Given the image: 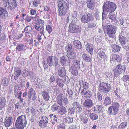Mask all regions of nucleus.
Listing matches in <instances>:
<instances>
[{"label":"nucleus","instance_id":"f257e3e1","mask_svg":"<svg viewBox=\"0 0 129 129\" xmlns=\"http://www.w3.org/2000/svg\"><path fill=\"white\" fill-rule=\"evenodd\" d=\"M116 7V4L110 1L105 2L103 7L102 19L104 20L106 19L108 13L114 12Z\"/></svg>","mask_w":129,"mask_h":129},{"label":"nucleus","instance_id":"f03ea898","mask_svg":"<svg viewBox=\"0 0 129 129\" xmlns=\"http://www.w3.org/2000/svg\"><path fill=\"white\" fill-rule=\"evenodd\" d=\"M57 3L59 16L65 15L69 8V5L64 0H58Z\"/></svg>","mask_w":129,"mask_h":129},{"label":"nucleus","instance_id":"7ed1b4c3","mask_svg":"<svg viewBox=\"0 0 129 129\" xmlns=\"http://www.w3.org/2000/svg\"><path fill=\"white\" fill-rule=\"evenodd\" d=\"M2 3L3 6L8 10H15L17 6V3L15 0H3Z\"/></svg>","mask_w":129,"mask_h":129},{"label":"nucleus","instance_id":"20e7f679","mask_svg":"<svg viewBox=\"0 0 129 129\" xmlns=\"http://www.w3.org/2000/svg\"><path fill=\"white\" fill-rule=\"evenodd\" d=\"M26 117L24 115H21L18 117L16 121L15 125L17 128H24L27 124Z\"/></svg>","mask_w":129,"mask_h":129},{"label":"nucleus","instance_id":"39448f33","mask_svg":"<svg viewBox=\"0 0 129 129\" xmlns=\"http://www.w3.org/2000/svg\"><path fill=\"white\" fill-rule=\"evenodd\" d=\"M104 28L107 29V34L109 37L111 38L110 40L109 39V41H110L111 42H113V38L115 37V33L116 31V28L114 26L107 25L105 26Z\"/></svg>","mask_w":129,"mask_h":129},{"label":"nucleus","instance_id":"423d86ee","mask_svg":"<svg viewBox=\"0 0 129 129\" xmlns=\"http://www.w3.org/2000/svg\"><path fill=\"white\" fill-rule=\"evenodd\" d=\"M119 106L120 105L118 103L113 102L112 106L108 108V113L113 115H116L118 112Z\"/></svg>","mask_w":129,"mask_h":129},{"label":"nucleus","instance_id":"0eeeda50","mask_svg":"<svg viewBox=\"0 0 129 129\" xmlns=\"http://www.w3.org/2000/svg\"><path fill=\"white\" fill-rule=\"evenodd\" d=\"M125 35V32H121V33L120 34L119 36L118 39L119 42L121 45L124 49H126L128 47L127 40L126 37L123 36Z\"/></svg>","mask_w":129,"mask_h":129},{"label":"nucleus","instance_id":"6e6552de","mask_svg":"<svg viewBox=\"0 0 129 129\" xmlns=\"http://www.w3.org/2000/svg\"><path fill=\"white\" fill-rule=\"evenodd\" d=\"M126 69L125 66L124 65L119 64L114 67L113 71L115 76H118L119 75L124 72Z\"/></svg>","mask_w":129,"mask_h":129},{"label":"nucleus","instance_id":"1a4fd4ad","mask_svg":"<svg viewBox=\"0 0 129 129\" xmlns=\"http://www.w3.org/2000/svg\"><path fill=\"white\" fill-rule=\"evenodd\" d=\"M58 62V58L55 56H50L48 57L47 59V64L50 66H56Z\"/></svg>","mask_w":129,"mask_h":129},{"label":"nucleus","instance_id":"9d476101","mask_svg":"<svg viewBox=\"0 0 129 129\" xmlns=\"http://www.w3.org/2000/svg\"><path fill=\"white\" fill-rule=\"evenodd\" d=\"M111 86L107 83L102 82L99 85V90L101 92L107 93L110 90Z\"/></svg>","mask_w":129,"mask_h":129},{"label":"nucleus","instance_id":"9b49d317","mask_svg":"<svg viewBox=\"0 0 129 129\" xmlns=\"http://www.w3.org/2000/svg\"><path fill=\"white\" fill-rule=\"evenodd\" d=\"M56 101L60 106H65L68 102L67 98H64L62 94H60L57 95Z\"/></svg>","mask_w":129,"mask_h":129},{"label":"nucleus","instance_id":"f8f14e48","mask_svg":"<svg viewBox=\"0 0 129 129\" xmlns=\"http://www.w3.org/2000/svg\"><path fill=\"white\" fill-rule=\"evenodd\" d=\"M69 29L70 33L78 34L81 32V28L79 26L71 23L70 24Z\"/></svg>","mask_w":129,"mask_h":129},{"label":"nucleus","instance_id":"ddd939ff","mask_svg":"<svg viewBox=\"0 0 129 129\" xmlns=\"http://www.w3.org/2000/svg\"><path fill=\"white\" fill-rule=\"evenodd\" d=\"M7 10L4 7H0V18L5 19L8 16V13Z\"/></svg>","mask_w":129,"mask_h":129},{"label":"nucleus","instance_id":"4468645a","mask_svg":"<svg viewBox=\"0 0 129 129\" xmlns=\"http://www.w3.org/2000/svg\"><path fill=\"white\" fill-rule=\"evenodd\" d=\"M28 98L30 100L32 97V100H34L36 97L35 91L32 88H30L27 92Z\"/></svg>","mask_w":129,"mask_h":129},{"label":"nucleus","instance_id":"2eb2a0df","mask_svg":"<svg viewBox=\"0 0 129 129\" xmlns=\"http://www.w3.org/2000/svg\"><path fill=\"white\" fill-rule=\"evenodd\" d=\"M13 121L12 117L11 116L7 117L5 118L4 122L5 125L6 127L10 126L12 124Z\"/></svg>","mask_w":129,"mask_h":129},{"label":"nucleus","instance_id":"dca6fc26","mask_svg":"<svg viewBox=\"0 0 129 129\" xmlns=\"http://www.w3.org/2000/svg\"><path fill=\"white\" fill-rule=\"evenodd\" d=\"M14 78L17 80L21 74V71L20 69L18 67L14 68Z\"/></svg>","mask_w":129,"mask_h":129},{"label":"nucleus","instance_id":"f3484780","mask_svg":"<svg viewBox=\"0 0 129 129\" xmlns=\"http://www.w3.org/2000/svg\"><path fill=\"white\" fill-rule=\"evenodd\" d=\"M93 105V103L90 99L85 100L84 102L83 105L84 107L89 108H91Z\"/></svg>","mask_w":129,"mask_h":129},{"label":"nucleus","instance_id":"a211bd4d","mask_svg":"<svg viewBox=\"0 0 129 129\" xmlns=\"http://www.w3.org/2000/svg\"><path fill=\"white\" fill-rule=\"evenodd\" d=\"M60 61L61 63L63 65L67 66L69 63V58L66 56H63L61 57Z\"/></svg>","mask_w":129,"mask_h":129},{"label":"nucleus","instance_id":"6ab92c4d","mask_svg":"<svg viewBox=\"0 0 129 129\" xmlns=\"http://www.w3.org/2000/svg\"><path fill=\"white\" fill-rule=\"evenodd\" d=\"M94 46V44L88 43L86 45V50L91 55H92L93 54V51Z\"/></svg>","mask_w":129,"mask_h":129},{"label":"nucleus","instance_id":"aec40b11","mask_svg":"<svg viewBox=\"0 0 129 129\" xmlns=\"http://www.w3.org/2000/svg\"><path fill=\"white\" fill-rule=\"evenodd\" d=\"M77 68L73 66H71L70 67V71L74 76H76L78 74V71Z\"/></svg>","mask_w":129,"mask_h":129},{"label":"nucleus","instance_id":"412c9836","mask_svg":"<svg viewBox=\"0 0 129 129\" xmlns=\"http://www.w3.org/2000/svg\"><path fill=\"white\" fill-rule=\"evenodd\" d=\"M67 56L68 58L72 59L75 58L76 57V54L75 52L72 51L67 50Z\"/></svg>","mask_w":129,"mask_h":129},{"label":"nucleus","instance_id":"4be33fe9","mask_svg":"<svg viewBox=\"0 0 129 129\" xmlns=\"http://www.w3.org/2000/svg\"><path fill=\"white\" fill-rule=\"evenodd\" d=\"M58 74L60 77H63L65 76L66 72L65 68L63 67H61L59 68L58 71Z\"/></svg>","mask_w":129,"mask_h":129},{"label":"nucleus","instance_id":"5701e85b","mask_svg":"<svg viewBox=\"0 0 129 129\" xmlns=\"http://www.w3.org/2000/svg\"><path fill=\"white\" fill-rule=\"evenodd\" d=\"M74 66L76 68L80 69L81 67H82L83 66V63L80 62V61L77 60L75 59L73 61Z\"/></svg>","mask_w":129,"mask_h":129},{"label":"nucleus","instance_id":"b1692460","mask_svg":"<svg viewBox=\"0 0 129 129\" xmlns=\"http://www.w3.org/2000/svg\"><path fill=\"white\" fill-rule=\"evenodd\" d=\"M82 95H84V96L87 98H89L92 95L91 92L89 90L86 91L85 90H83L81 92Z\"/></svg>","mask_w":129,"mask_h":129},{"label":"nucleus","instance_id":"393cba45","mask_svg":"<svg viewBox=\"0 0 129 129\" xmlns=\"http://www.w3.org/2000/svg\"><path fill=\"white\" fill-rule=\"evenodd\" d=\"M79 84L80 86L79 89H81V88H83L85 90L88 87V84L86 82H84L83 81L80 80L79 81Z\"/></svg>","mask_w":129,"mask_h":129},{"label":"nucleus","instance_id":"a878e982","mask_svg":"<svg viewBox=\"0 0 129 129\" xmlns=\"http://www.w3.org/2000/svg\"><path fill=\"white\" fill-rule=\"evenodd\" d=\"M119 56L115 54H112L110 57V62L112 63V61L116 62L119 60Z\"/></svg>","mask_w":129,"mask_h":129},{"label":"nucleus","instance_id":"bb28decb","mask_svg":"<svg viewBox=\"0 0 129 129\" xmlns=\"http://www.w3.org/2000/svg\"><path fill=\"white\" fill-rule=\"evenodd\" d=\"M34 26L35 29L38 31L41 34H43L44 30V26L34 25Z\"/></svg>","mask_w":129,"mask_h":129},{"label":"nucleus","instance_id":"cd10ccee","mask_svg":"<svg viewBox=\"0 0 129 129\" xmlns=\"http://www.w3.org/2000/svg\"><path fill=\"white\" fill-rule=\"evenodd\" d=\"M57 85L60 87H62L64 86L65 82L63 79H60L59 78H57L56 79Z\"/></svg>","mask_w":129,"mask_h":129},{"label":"nucleus","instance_id":"c85d7f7f","mask_svg":"<svg viewBox=\"0 0 129 129\" xmlns=\"http://www.w3.org/2000/svg\"><path fill=\"white\" fill-rule=\"evenodd\" d=\"M74 46L78 49H80L82 47V45L80 42L78 40H75L73 42Z\"/></svg>","mask_w":129,"mask_h":129},{"label":"nucleus","instance_id":"c756f323","mask_svg":"<svg viewBox=\"0 0 129 129\" xmlns=\"http://www.w3.org/2000/svg\"><path fill=\"white\" fill-rule=\"evenodd\" d=\"M48 118L47 117L43 116L39 122V123L41 124L46 125L48 123Z\"/></svg>","mask_w":129,"mask_h":129},{"label":"nucleus","instance_id":"7c9ffc66","mask_svg":"<svg viewBox=\"0 0 129 129\" xmlns=\"http://www.w3.org/2000/svg\"><path fill=\"white\" fill-rule=\"evenodd\" d=\"M105 50L103 49H99L98 51L99 56L101 58H104L106 57Z\"/></svg>","mask_w":129,"mask_h":129},{"label":"nucleus","instance_id":"2f4dec72","mask_svg":"<svg viewBox=\"0 0 129 129\" xmlns=\"http://www.w3.org/2000/svg\"><path fill=\"white\" fill-rule=\"evenodd\" d=\"M6 100L3 97L0 98V110H2L5 106Z\"/></svg>","mask_w":129,"mask_h":129},{"label":"nucleus","instance_id":"473e14b6","mask_svg":"<svg viewBox=\"0 0 129 129\" xmlns=\"http://www.w3.org/2000/svg\"><path fill=\"white\" fill-rule=\"evenodd\" d=\"M87 6L88 8L92 9L93 8L94 5L93 0H87Z\"/></svg>","mask_w":129,"mask_h":129},{"label":"nucleus","instance_id":"72a5a7b5","mask_svg":"<svg viewBox=\"0 0 129 129\" xmlns=\"http://www.w3.org/2000/svg\"><path fill=\"white\" fill-rule=\"evenodd\" d=\"M44 99L46 101L49 100L50 96L48 92L45 91H43L42 93Z\"/></svg>","mask_w":129,"mask_h":129},{"label":"nucleus","instance_id":"f704fd0d","mask_svg":"<svg viewBox=\"0 0 129 129\" xmlns=\"http://www.w3.org/2000/svg\"><path fill=\"white\" fill-rule=\"evenodd\" d=\"M32 73L31 71H27L26 69H25L22 71V76L24 77H26L28 74L31 77V74Z\"/></svg>","mask_w":129,"mask_h":129},{"label":"nucleus","instance_id":"c9c22d12","mask_svg":"<svg viewBox=\"0 0 129 129\" xmlns=\"http://www.w3.org/2000/svg\"><path fill=\"white\" fill-rule=\"evenodd\" d=\"M24 45L21 44H18L16 46V49L18 51H20L23 50L25 48Z\"/></svg>","mask_w":129,"mask_h":129},{"label":"nucleus","instance_id":"e433bc0d","mask_svg":"<svg viewBox=\"0 0 129 129\" xmlns=\"http://www.w3.org/2000/svg\"><path fill=\"white\" fill-rule=\"evenodd\" d=\"M120 48L118 45L116 44L113 45L112 46V51L114 52H118L120 51Z\"/></svg>","mask_w":129,"mask_h":129},{"label":"nucleus","instance_id":"4c0bfd02","mask_svg":"<svg viewBox=\"0 0 129 129\" xmlns=\"http://www.w3.org/2000/svg\"><path fill=\"white\" fill-rule=\"evenodd\" d=\"M63 106H62V107L61 108H59L58 109L59 113L61 115H63L65 114L67 112L66 108L64 107H63Z\"/></svg>","mask_w":129,"mask_h":129},{"label":"nucleus","instance_id":"58836bf2","mask_svg":"<svg viewBox=\"0 0 129 129\" xmlns=\"http://www.w3.org/2000/svg\"><path fill=\"white\" fill-rule=\"evenodd\" d=\"M81 20L82 22L83 23H88L87 15H82L81 16Z\"/></svg>","mask_w":129,"mask_h":129},{"label":"nucleus","instance_id":"ea45409f","mask_svg":"<svg viewBox=\"0 0 129 129\" xmlns=\"http://www.w3.org/2000/svg\"><path fill=\"white\" fill-rule=\"evenodd\" d=\"M112 101L110 98L108 96L106 97L104 101V104L106 105H109L111 104Z\"/></svg>","mask_w":129,"mask_h":129},{"label":"nucleus","instance_id":"a19ab883","mask_svg":"<svg viewBox=\"0 0 129 129\" xmlns=\"http://www.w3.org/2000/svg\"><path fill=\"white\" fill-rule=\"evenodd\" d=\"M86 15L88 22L90 21H92L94 20V16L91 13H88L86 14Z\"/></svg>","mask_w":129,"mask_h":129},{"label":"nucleus","instance_id":"79ce46f5","mask_svg":"<svg viewBox=\"0 0 129 129\" xmlns=\"http://www.w3.org/2000/svg\"><path fill=\"white\" fill-rule=\"evenodd\" d=\"M9 83V80L6 78L3 79L2 82V84L4 86H7L8 85Z\"/></svg>","mask_w":129,"mask_h":129},{"label":"nucleus","instance_id":"37998d69","mask_svg":"<svg viewBox=\"0 0 129 129\" xmlns=\"http://www.w3.org/2000/svg\"><path fill=\"white\" fill-rule=\"evenodd\" d=\"M83 58L87 61H89L91 60V58L88 55L84 54L82 55Z\"/></svg>","mask_w":129,"mask_h":129},{"label":"nucleus","instance_id":"c03bdc74","mask_svg":"<svg viewBox=\"0 0 129 129\" xmlns=\"http://www.w3.org/2000/svg\"><path fill=\"white\" fill-rule=\"evenodd\" d=\"M127 125L126 122L122 123L118 126V129H124Z\"/></svg>","mask_w":129,"mask_h":129},{"label":"nucleus","instance_id":"a18cd8bd","mask_svg":"<svg viewBox=\"0 0 129 129\" xmlns=\"http://www.w3.org/2000/svg\"><path fill=\"white\" fill-rule=\"evenodd\" d=\"M111 13H109L108 15V17L111 20L115 21L116 20V16L115 14H113Z\"/></svg>","mask_w":129,"mask_h":129},{"label":"nucleus","instance_id":"49530a36","mask_svg":"<svg viewBox=\"0 0 129 129\" xmlns=\"http://www.w3.org/2000/svg\"><path fill=\"white\" fill-rule=\"evenodd\" d=\"M90 118L92 120H95L97 119L98 118V116L94 113H92L90 115Z\"/></svg>","mask_w":129,"mask_h":129},{"label":"nucleus","instance_id":"de8ad7c7","mask_svg":"<svg viewBox=\"0 0 129 129\" xmlns=\"http://www.w3.org/2000/svg\"><path fill=\"white\" fill-rule=\"evenodd\" d=\"M51 122L53 125H56L57 123V120L56 116L54 115L53 117H52Z\"/></svg>","mask_w":129,"mask_h":129},{"label":"nucleus","instance_id":"09e8293b","mask_svg":"<svg viewBox=\"0 0 129 129\" xmlns=\"http://www.w3.org/2000/svg\"><path fill=\"white\" fill-rule=\"evenodd\" d=\"M64 120L66 123H72L73 121V119L72 118L68 117H66Z\"/></svg>","mask_w":129,"mask_h":129},{"label":"nucleus","instance_id":"8fccbe9b","mask_svg":"<svg viewBox=\"0 0 129 129\" xmlns=\"http://www.w3.org/2000/svg\"><path fill=\"white\" fill-rule=\"evenodd\" d=\"M59 107V106L57 104H55L52 106L51 110L53 112L57 110H58V109H59L58 107Z\"/></svg>","mask_w":129,"mask_h":129},{"label":"nucleus","instance_id":"3c124183","mask_svg":"<svg viewBox=\"0 0 129 129\" xmlns=\"http://www.w3.org/2000/svg\"><path fill=\"white\" fill-rule=\"evenodd\" d=\"M96 105V106L97 109H98L99 111H101L102 109L101 104L100 101H96L95 103Z\"/></svg>","mask_w":129,"mask_h":129},{"label":"nucleus","instance_id":"603ef678","mask_svg":"<svg viewBox=\"0 0 129 129\" xmlns=\"http://www.w3.org/2000/svg\"><path fill=\"white\" fill-rule=\"evenodd\" d=\"M30 110V113L33 116H34L36 114V112L35 110L32 107L28 108L27 109V111Z\"/></svg>","mask_w":129,"mask_h":129},{"label":"nucleus","instance_id":"864d4df0","mask_svg":"<svg viewBox=\"0 0 129 129\" xmlns=\"http://www.w3.org/2000/svg\"><path fill=\"white\" fill-rule=\"evenodd\" d=\"M37 84L38 85L39 88L40 87L42 88L44 84L43 82V81L41 80L40 79L38 80Z\"/></svg>","mask_w":129,"mask_h":129},{"label":"nucleus","instance_id":"5fc2aeb1","mask_svg":"<svg viewBox=\"0 0 129 129\" xmlns=\"http://www.w3.org/2000/svg\"><path fill=\"white\" fill-rule=\"evenodd\" d=\"M32 28L31 27L29 26H26L24 29V31L25 33H27L31 30Z\"/></svg>","mask_w":129,"mask_h":129},{"label":"nucleus","instance_id":"6e6d98bb","mask_svg":"<svg viewBox=\"0 0 129 129\" xmlns=\"http://www.w3.org/2000/svg\"><path fill=\"white\" fill-rule=\"evenodd\" d=\"M115 95L117 97V98L119 100L121 99L122 98L121 96V95H120V93L119 92V91L118 92L117 91H114Z\"/></svg>","mask_w":129,"mask_h":129},{"label":"nucleus","instance_id":"4d7b16f0","mask_svg":"<svg viewBox=\"0 0 129 129\" xmlns=\"http://www.w3.org/2000/svg\"><path fill=\"white\" fill-rule=\"evenodd\" d=\"M75 112V109L73 107L72 108H69L68 110V112L69 115H72L74 114Z\"/></svg>","mask_w":129,"mask_h":129},{"label":"nucleus","instance_id":"13d9d810","mask_svg":"<svg viewBox=\"0 0 129 129\" xmlns=\"http://www.w3.org/2000/svg\"><path fill=\"white\" fill-rule=\"evenodd\" d=\"M96 25L93 22H91L88 24V26L89 28H94L95 27Z\"/></svg>","mask_w":129,"mask_h":129},{"label":"nucleus","instance_id":"bf43d9fd","mask_svg":"<svg viewBox=\"0 0 129 129\" xmlns=\"http://www.w3.org/2000/svg\"><path fill=\"white\" fill-rule=\"evenodd\" d=\"M46 29L49 34H50L52 30V27L49 25H47L46 26Z\"/></svg>","mask_w":129,"mask_h":129},{"label":"nucleus","instance_id":"052dcab7","mask_svg":"<svg viewBox=\"0 0 129 129\" xmlns=\"http://www.w3.org/2000/svg\"><path fill=\"white\" fill-rule=\"evenodd\" d=\"M36 23L39 24H41L42 25H44V20L40 19H37L36 21Z\"/></svg>","mask_w":129,"mask_h":129},{"label":"nucleus","instance_id":"680f3d73","mask_svg":"<svg viewBox=\"0 0 129 129\" xmlns=\"http://www.w3.org/2000/svg\"><path fill=\"white\" fill-rule=\"evenodd\" d=\"M84 113L88 117L91 114V112L90 110H87V109H84Z\"/></svg>","mask_w":129,"mask_h":129},{"label":"nucleus","instance_id":"e2e57ef3","mask_svg":"<svg viewBox=\"0 0 129 129\" xmlns=\"http://www.w3.org/2000/svg\"><path fill=\"white\" fill-rule=\"evenodd\" d=\"M55 79V78L53 76L51 75L49 79L48 80V81L49 82L51 83L54 81Z\"/></svg>","mask_w":129,"mask_h":129},{"label":"nucleus","instance_id":"0e129e2a","mask_svg":"<svg viewBox=\"0 0 129 129\" xmlns=\"http://www.w3.org/2000/svg\"><path fill=\"white\" fill-rule=\"evenodd\" d=\"M123 79L124 81H129V75H124L123 76Z\"/></svg>","mask_w":129,"mask_h":129},{"label":"nucleus","instance_id":"69168bd1","mask_svg":"<svg viewBox=\"0 0 129 129\" xmlns=\"http://www.w3.org/2000/svg\"><path fill=\"white\" fill-rule=\"evenodd\" d=\"M58 129H64L65 125L63 123L60 124L58 126Z\"/></svg>","mask_w":129,"mask_h":129},{"label":"nucleus","instance_id":"338daca9","mask_svg":"<svg viewBox=\"0 0 129 129\" xmlns=\"http://www.w3.org/2000/svg\"><path fill=\"white\" fill-rule=\"evenodd\" d=\"M96 96L98 99L100 101H101L102 100V96L101 94L99 92L97 93Z\"/></svg>","mask_w":129,"mask_h":129},{"label":"nucleus","instance_id":"774afa93","mask_svg":"<svg viewBox=\"0 0 129 129\" xmlns=\"http://www.w3.org/2000/svg\"><path fill=\"white\" fill-rule=\"evenodd\" d=\"M77 15V13L76 11H74L72 14V17L74 18L75 20L77 19L76 17Z\"/></svg>","mask_w":129,"mask_h":129}]
</instances>
